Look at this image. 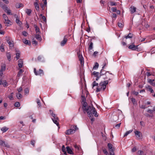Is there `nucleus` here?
Returning <instances> with one entry per match:
<instances>
[{"label": "nucleus", "mask_w": 155, "mask_h": 155, "mask_svg": "<svg viewBox=\"0 0 155 155\" xmlns=\"http://www.w3.org/2000/svg\"><path fill=\"white\" fill-rule=\"evenodd\" d=\"M34 5L35 6L36 10L37 11H39V6L38 2H35L34 3Z\"/></svg>", "instance_id": "nucleus-22"}, {"label": "nucleus", "mask_w": 155, "mask_h": 155, "mask_svg": "<svg viewBox=\"0 0 155 155\" xmlns=\"http://www.w3.org/2000/svg\"><path fill=\"white\" fill-rule=\"evenodd\" d=\"M66 149L67 150V151L68 152V153L70 154H73V152L72 150L70 148V147H66Z\"/></svg>", "instance_id": "nucleus-21"}, {"label": "nucleus", "mask_w": 155, "mask_h": 155, "mask_svg": "<svg viewBox=\"0 0 155 155\" xmlns=\"http://www.w3.org/2000/svg\"><path fill=\"white\" fill-rule=\"evenodd\" d=\"M38 59L40 61L43 62L44 61V58L42 56H39L38 58Z\"/></svg>", "instance_id": "nucleus-24"}, {"label": "nucleus", "mask_w": 155, "mask_h": 155, "mask_svg": "<svg viewBox=\"0 0 155 155\" xmlns=\"http://www.w3.org/2000/svg\"><path fill=\"white\" fill-rule=\"evenodd\" d=\"M111 10L113 12H116L117 11V9L116 8H112Z\"/></svg>", "instance_id": "nucleus-61"}, {"label": "nucleus", "mask_w": 155, "mask_h": 155, "mask_svg": "<svg viewBox=\"0 0 155 155\" xmlns=\"http://www.w3.org/2000/svg\"><path fill=\"white\" fill-rule=\"evenodd\" d=\"M75 132V130L74 129H73V128H71L70 129L68 130H67V132L66 133V134L67 135H69L70 134H71L73 133H74Z\"/></svg>", "instance_id": "nucleus-12"}, {"label": "nucleus", "mask_w": 155, "mask_h": 155, "mask_svg": "<svg viewBox=\"0 0 155 155\" xmlns=\"http://www.w3.org/2000/svg\"><path fill=\"white\" fill-rule=\"evenodd\" d=\"M15 106L16 107H18L20 106V104L19 102H16L15 103Z\"/></svg>", "instance_id": "nucleus-45"}, {"label": "nucleus", "mask_w": 155, "mask_h": 155, "mask_svg": "<svg viewBox=\"0 0 155 155\" xmlns=\"http://www.w3.org/2000/svg\"><path fill=\"white\" fill-rule=\"evenodd\" d=\"M15 16L16 17L15 21L16 23L19 25H21V22L20 21L19 17L18 16H16V15H15Z\"/></svg>", "instance_id": "nucleus-18"}, {"label": "nucleus", "mask_w": 155, "mask_h": 155, "mask_svg": "<svg viewBox=\"0 0 155 155\" xmlns=\"http://www.w3.org/2000/svg\"><path fill=\"white\" fill-rule=\"evenodd\" d=\"M132 102L134 104H135L136 103V100L134 98H132L131 99Z\"/></svg>", "instance_id": "nucleus-52"}, {"label": "nucleus", "mask_w": 155, "mask_h": 155, "mask_svg": "<svg viewBox=\"0 0 155 155\" xmlns=\"http://www.w3.org/2000/svg\"><path fill=\"white\" fill-rule=\"evenodd\" d=\"M89 45V50H91L93 48V43L91 42H89L88 43Z\"/></svg>", "instance_id": "nucleus-25"}, {"label": "nucleus", "mask_w": 155, "mask_h": 155, "mask_svg": "<svg viewBox=\"0 0 155 155\" xmlns=\"http://www.w3.org/2000/svg\"><path fill=\"white\" fill-rule=\"evenodd\" d=\"M22 91V88L21 87H20L18 89V92H21Z\"/></svg>", "instance_id": "nucleus-64"}, {"label": "nucleus", "mask_w": 155, "mask_h": 155, "mask_svg": "<svg viewBox=\"0 0 155 155\" xmlns=\"http://www.w3.org/2000/svg\"><path fill=\"white\" fill-rule=\"evenodd\" d=\"M154 81V79H148V83H150L151 85L152 86H155V83L153 82Z\"/></svg>", "instance_id": "nucleus-19"}, {"label": "nucleus", "mask_w": 155, "mask_h": 155, "mask_svg": "<svg viewBox=\"0 0 155 155\" xmlns=\"http://www.w3.org/2000/svg\"><path fill=\"white\" fill-rule=\"evenodd\" d=\"M8 128L6 127H4L1 129V131L3 132L4 133L8 130Z\"/></svg>", "instance_id": "nucleus-23"}, {"label": "nucleus", "mask_w": 155, "mask_h": 155, "mask_svg": "<svg viewBox=\"0 0 155 155\" xmlns=\"http://www.w3.org/2000/svg\"><path fill=\"white\" fill-rule=\"evenodd\" d=\"M83 106L82 109L84 112L85 113L86 112L88 114H91V111H92L93 114L95 117H97L98 114L94 107L93 106H87V103L85 101H83Z\"/></svg>", "instance_id": "nucleus-1"}, {"label": "nucleus", "mask_w": 155, "mask_h": 155, "mask_svg": "<svg viewBox=\"0 0 155 155\" xmlns=\"http://www.w3.org/2000/svg\"><path fill=\"white\" fill-rule=\"evenodd\" d=\"M132 37V34L131 33H130L128 35H127V36H125V38L126 39H127L128 38H131Z\"/></svg>", "instance_id": "nucleus-37"}, {"label": "nucleus", "mask_w": 155, "mask_h": 155, "mask_svg": "<svg viewBox=\"0 0 155 155\" xmlns=\"http://www.w3.org/2000/svg\"><path fill=\"white\" fill-rule=\"evenodd\" d=\"M6 56L8 60L10 61L11 60V55L9 53H6Z\"/></svg>", "instance_id": "nucleus-28"}, {"label": "nucleus", "mask_w": 155, "mask_h": 155, "mask_svg": "<svg viewBox=\"0 0 155 155\" xmlns=\"http://www.w3.org/2000/svg\"><path fill=\"white\" fill-rule=\"evenodd\" d=\"M98 52L97 51H95L94 52V54H93V55L95 57L97 54H98Z\"/></svg>", "instance_id": "nucleus-63"}, {"label": "nucleus", "mask_w": 155, "mask_h": 155, "mask_svg": "<svg viewBox=\"0 0 155 155\" xmlns=\"http://www.w3.org/2000/svg\"><path fill=\"white\" fill-rule=\"evenodd\" d=\"M138 46L135 45L134 44H132L128 47L129 49L133 51H136L138 49Z\"/></svg>", "instance_id": "nucleus-9"}, {"label": "nucleus", "mask_w": 155, "mask_h": 155, "mask_svg": "<svg viewBox=\"0 0 155 155\" xmlns=\"http://www.w3.org/2000/svg\"><path fill=\"white\" fill-rule=\"evenodd\" d=\"M32 11L30 9H27L26 11V12L28 15H30L31 12Z\"/></svg>", "instance_id": "nucleus-31"}, {"label": "nucleus", "mask_w": 155, "mask_h": 155, "mask_svg": "<svg viewBox=\"0 0 155 155\" xmlns=\"http://www.w3.org/2000/svg\"><path fill=\"white\" fill-rule=\"evenodd\" d=\"M29 93V90L28 88H26L25 90V94H28Z\"/></svg>", "instance_id": "nucleus-48"}, {"label": "nucleus", "mask_w": 155, "mask_h": 155, "mask_svg": "<svg viewBox=\"0 0 155 155\" xmlns=\"http://www.w3.org/2000/svg\"><path fill=\"white\" fill-rule=\"evenodd\" d=\"M62 150L64 154L66 155L67 153L65 149L64 145H63L62 148Z\"/></svg>", "instance_id": "nucleus-34"}, {"label": "nucleus", "mask_w": 155, "mask_h": 155, "mask_svg": "<svg viewBox=\"0 0 155 155\" xmlns=\"http://www.w3.org/2000/svg\"><path fill=\"white\" fill-rule=\"evenodd\" d=\"M0 50L2 52H4L5 51L4 45L3 44H2L1 45Z\"/></svg>", "instance_id": "nucleus-40"}, {"label": "nucleus", "mask_w": 155, "mask_h": 155, "mask_svg": "<svg viewBox=\"0 0 155 155\" xmlns=\"http://www.w3.org/2000/svg\"><path fill=\"white\" fill-rule=\"evenodd\" d=\"M117 4L114 2H110V5L111 6H114V5H116Z\"/></svg>", "instance_id": "nucleus-53"}, {"label": "nucleus", "mask_w": 155, "mask_h": 155, "mask_svg": "<svg viewBox=\"0 0 155 155\" xmlns=\"http://www.w3.org/2000/svg\"><path fill=\"white\" fill-rule=\"evenodd\" d=\"M0 145L7 147H9V146L8 144V143H5V141L1 140H0Z\"/></svg>", "instance_id": "nucleus-10"}, {"label": "nucleus", "mask_w": 155, "mask_h": 155, "mask_svg": "<svg viewBox=\"0 0 155 155\" xmlns=\"http://www.w3.org/2000/svg\"><path fill=\"white\" fill-rule=\"evenodd\" d=\"M22 35L25 36H26L28 35V33L25 31H24L22 32Z\"/></svg>", "instance_id": "nucleus-50"}, {"label": "nucleus", "mask_w": 155, "mask_h": 155, "mask_svg": "<svg viewBox=\"0 0 155 155\" xmlns=\"http://www.w3.org/2000/svg\"><path fill=\"white\" fill-rule=\"evenodd\" d=\"M136 8L134 7H131L130 8V11L131 14H133L136 11Z\"/></svg>", "instance_id": "nucleus-20"}, {"label": "nucleus", "mask_w": 155, "mask_h": 155, "mask_svg": "<svg viewBox=\"0 0 155 155\" xmlns=\"http://www.w3.org/2000/svg\"><path fill=\"white\" fill-rule=\"evenodd\" d=\"M108 84V81H106L103 82H101L100 83L98 86L97 87L96 92H98L100 91H104L105 90Z\"/></svg>", "instance_id": "nucleus-2"}, {"label": "nucleus", "mask_w": 155, "mask_h": 155, "mask_svg": "<svg viewBox=\"0 0 155 155\" xmlns=\"http://www.w3.org/2000/svg\"><path fill=\"white\" fill-rule=\"evenodd\" d=\"M74 146L75 148L77 149L78 150H80V148L77 145L74 144Z\"/></svg>", "instance_id": "nucleus-51"}, {"label": "nucleus", "mask_w": 155, "mask_h": 155, "mask_svg": "<svg viewBox=\"0 0 155 155\" xmlns=\"http://www.w3.org/2000/svg\"><path fill=\"white\" fill-rule=\"evenodd\" d=\"M132 131V130H130L129 131H127L124 134V137H126L129 134L131 133Z\"/></svg>", "instance_id": "nucleus-33"}, {"label": "nucleus", "mask_w": 155, "mask_h": 155, "mask_svg": "<svg viewBox=\"0 0 155 155\" xmlns=\"http://www.w3.org/2000/svg\"><path fill=\"white\" fill-rule=\"evenodd\" d=\"M93 75L95 77V79L96 81L98 80L101 77V75L99 72L94 71L93 72Z\"/></svg>", "instance_id": "nucleus-8"}, {"label": "nucleus", "mask_w": 155, "mask_h": 155, "mask_svg": "<svg viewBox=\"0 0 155 155\" xmlns=\"http://www.w3.org/2000/svg\"><path fill=\"white\" fill-rule=\"evenodd\" d=\"M93 111H91V114L89 115L88 114H87L88 116V117H90V119L91 120V123H92L94 121V120L95 118L93 117Z\"/></svg>", "instance_id": "nucleus-15"}, {"label": "nucleus", "mask_w": 155, "mask_h": 155, "mask_svg": "<svg viewBox=\"0 0 155 155\" xmlns=\"http://www.w3.org/2000/svg\"><path fill=\"white\" fill-rule=\"evenodd\" d=\"M34 72L36 75H39L41 76L43 75L44 73L42 70L40 69L39 71L38 72H36V69L35 68L34 69Z\"/></svg>", "instance_id": "nucleus-7"}, {"label": "nucleus", "mask_w": 155, "mask_h": 155, "mask_svg": "<svg viewBox=\"0 0 155 155\" xmlns=\"http://www.w3.org/2000/svg\"><path fill=\"white\" fill-rule=\"evenodd\" d=\"M143 151L141 150H139L138 152V154L140 155L142 154H143Z\"/></svg>", "instance_id": "nucleus-57"}, {"label": "nucleus", "mask_w": 155, "mask_h": 155, "mask_svg": "<svg viewBox=\"0 0 155 155\" xmlns=\"http://www.w3.org/2000/svg\"><path fill=\"white\" fill-rule=\"evenodd\" d=\"M134 133L137 137L138 138H140L142 135L141 133L139 131H135Z\"/></svg>", "instance_id": "nucleus-16"}, {"label": "nucleus", "mask_w": 155, "mask_h": 155, "mask_svg": "<svg viewBox=\"0 0 155 155\" xmlns=\"http://www.w3.org/2000/svg\"><path fill=\"white\" fill-rule=\"evenodd\" d=\"M18 66L20 68H21L23 65V61L21 59H20L18 61Z\"/></svg>", "instance_id": "nucleus-17"}, {"label": "nucleus", "mask_w": 155, "mask_h": 155, "mask_svg": "<svg viewBox=\"0 0 155 155\" xmlns=\"http://www.w3.org/2000/svg\"><path fill=\"white\" fill-rule=\"evenodd\" d=\"M102 70L103 69H102L101 70L100 73V74L101 75V76L106 73V72H105V71H102Z\"/></svg>", "instance_id": "nucleus-47"}, {"label": "nucleus", "mask_w": 155, "mask_h": 155, "mask_svg": "<svg viewBox=\"0 0 155 155\" xmlns=\"http://www.w3.org/2000/svg\"><path fill=\"white\" fill-rule=\"evenodd\" d=\"M23 42L26 45H29L30 44V42L28 40H25V41H23Z\"/></svg>", "instance_id": "nucleus-41"}, {"label": "nucleus", "mask_w": 155, "mask_h": 155, "mask_svg": "<svg viewBox=\"0 0 155 155\" xmlns=\"http://www.w3.org/2000/svg\"><path fill=\"white\" fill-rule=\"evenodd\" d=\"M6 41L9 45L10 48H12L14 46V41L12 39H11L10 37H8L6 39Z\"/></svg>", "instance_id": "nucleus-5"}, {"label": "nucleus", "mask_w": 155, "mask_h": 155, "mask_svg": "<svg viewBox=\"0 0 155 155\" xmlns=\"http://www.w3.org/2000/svg\"><path fill=\"white\" fill-rule=\"evenodd\" d=\"M0 7L3 9L5 12L7 13L8 10L9 9L5 5L2 4L0 5Z\"/></svg>", "instance_id": "nucleus-11"}, {"label": "nucleus", "mask_w": 155, "mask_h": 155, "mask_svg": "<svg viewBox=\"0 0 155 155\" xmlns=\"http://www.w3.org/2000/svg\"><path fill=\"white\" fill-rule=\"evenodd\" d=\"M71 128H72L73 129H74L75 130H75H77L78 129V127L76 126H73L71 127Z\"/></svg>", "instance_id": "nucleus-56"}, {"label": "nucleus", "mask_w": 155, "mask_h": 155, "mask_svg": "<svg viewBox=\"0 0 155 155\" xmlns=\"http://www.w3.org/2000/svg\"><path fill=\"white\" fill-rule=\"evenodd\" d=\"M32 43V44L36 45L37 44L38 42L35 40H34V39H33Z\"/></svg>", "instance_id": "nucleus-54"}, {"label": "nucleus", "mask_w": 155, "mask_h": 155, "mask_svg": "<svg viewBox=\"0 0 155 155\" xmlns=\"http://www.w3.org/2000/svg\"><path fill=\"white\" fill-rule=\"evenodd\" d=\"M2 84L4 87H5L7 86V83L6 81L4 80L2 82Z\"/></svg>", "instance_id": "nucleus-42"}, {"label": "nucleus", "mask_w": 155, "mask_h": 155, "mask_svg": "<svg viewBox=\"0 0 155 155\" xmlns=\"http://www.w3.org/2000/svg\"><path fill=\"white\" fill-rule=\"evenodd\" d=\"M6 69V65L5 64H3L1 66V69L0 70L4 71Z\"/></svg>", "instance_id": "nucleus-26"}, {"label": "nucleus", "mask_w": 155, "mask_h": 155, "mask_svg": "<svg viewBox=\"0 0 155 155\" xmlns=\"http://www.w3.org/2000/svg\"><path fill=\"white\" fill-rule=\"evenodd\" d=\"M16 97L19 99H21L22 97V95L20 93H18L16 94Z\"/></svg>", "instance_id": "nucleus-30"}, {"label": "nucleus", "mask_w": 155, "mask_h": 155, "mask_svg": "<svg viewBox=\"0 0 155 155\" xmlns=\"http://www.w3.org/2000/svg\"><path fill=\"white\" fill-rule=\"evenodd\" d=\"M118 26L120 28H122L123 27V24L121 23H118Z\"/></svg>", "instance_id": "nucleus-58"}, {"label": "nucleus", "mask_w": 155, "mask_h": 155, "mask_svg": "<svg viewBox=\"0 0 155 155\" xmlns=\"http://www.w3.org/2000/svg\"><path fill=\"white\" fill-rule=\"evenodd\" d=\"M18 73L17 76L18 77H19L21 75V74L24 72V70L21 69H20Z\"/></svg>", "instance_id": "nucleus-29"}, {"label": "nucleus", "mask_w": 155, "mask_h": 155, "mask_svg": "<svg viewBox=\"0 0 155 155\" xmlns=\"http://www.w3.org/2000/svg\"><path fill=\"white\" fill-rule=\"evenodd\" d=\"M147 88L149 89V91H150L151 93L153 92V90L151 88V87L150 86H148L147 87Z\"/></svg>", "instance_id": "nucleus-38"}, {"label": "nucleus", "mask_w": 155, "mask_h": 155, "mask_svg": "<svg viewBox=\"0 0 155 155\" xmlns=\"http://www.w3.org/2000/svg\"><path fill=\"white\" fill-rule=\"evenodd\" d=\"M37 102L38 104V105L39 106V107H41V102L40 100L39 99H37Z\"/></svg>", "instance_id": "nucleus-49"}, {"label": "nucleus", "mask_w": 155, "mask_h": 155, "mask_svg": "<svg viewBox=\"0 0 155 155\" xmlns=\"http://www.w3.org/2000/svg\"><path fill=\"white\" fill-rule=\"evenodd\" d=\"M66 36H65L63 40L61 41V45L62 46H64L67 41V38H66Z\"/></svg>", "instance_id": "nucleus-14"}, {"label": "nucleus", "mask_w": 155, "mask_h": 155, "mask_svg": "<svg viewBox=\"0 0 155 155\" xmlns=\"http://www.w3.org/2000/svg\"><path fill=\"white\" fill-rule=\"evenodd\" d=\"M16 58L17 60H18L20 57V53L19 51H16Z\"/></svg>", "instance_id": "nucleus-27"}, {"label": "nucleus", "mask_w": 155, "mask_h": 155, "mask_svg": "<svg viewBox=\"0 0 155 155\" xmlns=\"http://www.w3.org/2000/svg\"><path fill=\"white\" fill-rule=\"evenodd\" d=\"M107 146L110 152L114 151L115 148L113 147L112 144L110 143H108L107 144Z\"/></svg>", "instance_id": "nucleus-13"}, {"label": "nucleus", "mask_w": 155, "mask_h": 155, "mask_svg": "<svg viewBox=\"0 0 155 155\" xmlns=\"http://www.w3.org/2000/svg\"><path fill=\"white\" fill-rule=\"evenodd\" d=\"M93 88H94V86H97L98 85V84L95 81H94L92 83Z\"/></svg>", "instance_id": "nucleus-39"}, {"label": "nucleus", "mask_w": 155, "mask_h": 155, "mask_svg": "<svg viewBox=\"0 0 155 155\" xmlns=\"http://www.w3.org/2000/svg\"><path fill=\"white\" fill-rule=\"evenodd\" d=\"M35 38L37 39L39 41H41V38L40 36L39 35V33L37 34V35H35Z\"/></svg>", "instance_id": "nucleus-32"}, {"label": "nucleus", "mask_w": 155, "mask_h": 155, "mask_svg": "<svg viewBox=\"0 0 155 155\" xmlns=\"http://www.w3.org/2000/svg\"><path fill=\"white\" fill-rule=\"evenodd\" d=\"M99 66V64H98L96 62L93 68L94 69H96Z\"/></svg>", "instance_id": "nucleus-43"}, {"label": "nucleus", "mask_w": 155, "mask_h": 155, "mask_svg": "<svg viewBox=\"0 0 155 155\" xmlns=\"http://www.w3.org/2000/svg\"><path fill=\"white\" fill-rule=\"evenodd\" d=\"M77 55L81 64L83 65L84 64V58L80 51H79L78 52Z\"/></svg>", "instance_id": "nucleus-6"}, {"label": "nucleus", "mask_w": 155, "mask_h": 155, "mask_svg": "<svg viewBox=\"0 0 155 155\" xmlns=\"http://www.w3.org/2000/svg\"><path fill=\"white\" fill-rule=\"evenodd\" d=\"M7 13L8 15H12L11 12V11L10 9L8 10V12H7Z\"/></svg>", "instance_id": "nucleus-55"}, {"label": "nucleus", "mask_w": 155, "mask_h": 155, "mask_svg": "<svg viewBox=\"0 0 155 155\" xmlns=\"http://www.w3.org/2000/svg\"><path fill=\"white\" fill-rule=\"evenodd\" d=\"M2 16L5 20L4 22L6 25L7 26H9L11 25V21L8 19V18L6 15L4 14Z\"/></svg>", "instance_id": "nucleus-4"}, {"label": "nucleus", "mask_w": 155, "mask_h": 155, "mask_svg": "<svg viewBox=\"0 0 155 155\" xmlns=\"http://www.w3.org/2000/svg\"><path fill=\"white\" fill-rule=\"evenodd\" d=\"M107 64V60L104 61V66L102 67V69L104 68V67L106 66Z\"/></svg>", "instance_id": "nucleus-44"}, {"label": "nucleus", "mask_w": 155, "mask_h": 155, "mask_svg": "<svg viewBox=\"0 0 155 155\" xmlns=\"http://www.w3.org/2000/svg\"><path fill=\"white\" fill-rule=\"evenodd\" d=\"M13 93H11V94L9 95H8V97L9 99L11 100H12L13 99Z\"/></svg>", "instance_id": "nucleus-36"}, {"label": "nucleus", "mask_w": 155, "mask_h": 155, "mask_svg": "<svg viewBox=\"0 0 155 155\" xmlns=\"http://www.w3.org/2000/svg\"><path fill=\"white\" fill-rule=\"evenodd\" d=\"M49 111L52 117H53L51 119L53 122L55 124H56L57 126H58L59 125V123L58 121V117H57L55 114L53 113L52 110H50Z\"/></svg>", "instance_id": "nucleus-3"}, {"label": "nucleus", "mask_w": 155, "mask_h": 155, "mask_svg": "<svg viewBox=\"0 0 155 155\" xmlns=\"http://www.w3.org/2000/svg\"><path fill=\"white\" fill-rule=\"evenodd\" d=\"M140 107L142 109H145L146 108L145 105H142L140 106Z\"/></svg>", "instance_id": "nucleus-62"}, {"label": "nucleus", "mask_w": 155, "mask_h": 155, "mask_svg": "<svg viewBox=\"0 0 155 155\" xmlns=\"http://www.w3.org/2000/svg\"><path fill=\"white\" fill-rule=\"evenodd\" d=\"M103 153L106 155H108V153L107 152L106 149H103Z\"/></svg>", "instance_id": "nucleus-46"}, {"label": "nucleus", "mask_w": 155, "mask_h": 155, "mask_svg": "<svg viewBox=\"0 0 155 155\" xmlns=\"http://www.w3.org/2000/svg\"><path fill=\"white\" fill-rule=\"evenodd\" d=\"M147 112L150 113V114H152L153 112V110H150V109H148L147 110Z\"/></svg>", "instance_id": "nucleus-60"}, {"label": "nucleus", "mask_w": 155, "mask_h": 155, "mask_svg": "<svg viewBox=\"0 0 155 155\" xmlns=\"http://www.w3.org/2000/svg\"><path fill=\"white\" fill-rule=\"evenodd\" d=\"M120 124H121V123H119V124H116L115 126V127H116V128L117 129L119 128L120 126Z\"/></svg>", "instance_id": "nucleus-59"}, {"label": "nucleus", "mask_w": 155, "mask_h": 155, "mask_svg": "<svg viewBox=\"0 0 155 155\" xmlns=\"http://www.w3.org/2000/svg\"><path fill=\"white\" fill-rule=\"evenodd\" d=\"M35 30L36 31L37 34L39 33V28L36 25L35 26Z\"/></svg>", "instance_id": "nucleus-35"}]
</instances>
